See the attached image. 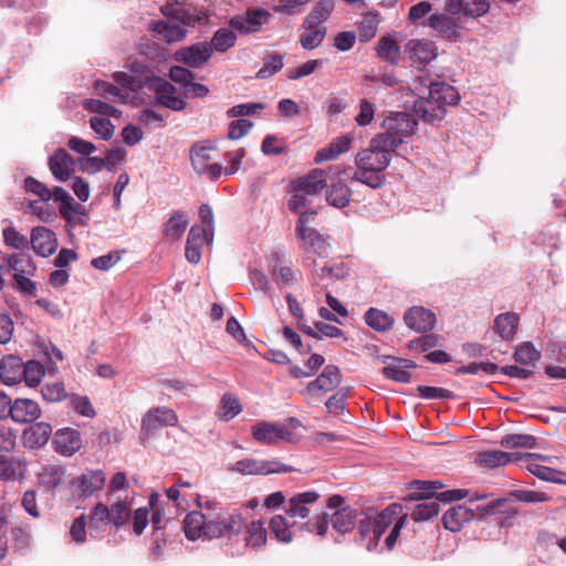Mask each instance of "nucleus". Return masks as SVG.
Wrapping results in <instances>:
<instances>
[{
	"label": "nucleus",
	"mask_w": 566,
	"mask_h": 566,
	"mask_svg": "<svg viewBox=\"0 0 566 566\" xmlns=\"http://www.w3.org/2000/svg\"><path fill=\"white\" fill-rule=\"evenodd\" d=\"M326 506L334 512L313 516L304 524V528L324 537L329 525L339 535L350 533L357 525L360 538L369 552L378 547L380 536L394 522L397 511L396 505H390L380 513L370 515L347 505L345 497L339 494L328 497Z\"/></svg>",
	"instance_id": "f257e3e1"
},
{
	"label": "nucleus",
	"mask_w": 566,
	"mask_h": 566,
	"mask_svg": "<svg viewBox=\"0 0 566 566\" xmlns=\"http://www.w3.org/2000/svg\"><path fill=\"white\" fill-rule=\"evenodd\" d=\"M245 520L240 512H212L202 513L192 511L182 522L185 535L190 541L214 539L220 537L231 538L241 533Z\"/></svg>",
	"instance_id": "f03ea898"
},
{
	"label": "nucleus",
	"mask_w": 566,
	"mask_h": 566,
	"mask_svg": "<svg viewBox=\"0 0 566 566\" xmlns=\"http://www.w3.org/2000/svg\"><path fill=\"white\" fill-rule=\"evenodd\" d=\"M109 504L98 502L94 505L88 515L82 514L73 521V541L84 543L86 541L85 527L98 531L105 526H113L116 530L124 527L132 517L134 496H118Z\"/></svg>",
	"instance_id": "7ed1b4c3"
},
{
	"label": "nucleus",
	"mask_w": 566,
	"mask_h": 566,
	"mask_svg": "<svg viewBox=\"0 0 566 566\" xmlns=\"http://www.w3.org/2000/svg\"><path fill=\"white\" fill-rule=\"evenodd\" d=\"M381 136H374L368 146L355 156L357 169L350 176L354 181L361 182L373 189L384 186L386 177L382 171L390 165L395 144L386 142Z\"/></svg>",
	"instance_id": "20e7f679"
},
{
	"label": "nucleus",
	"mask_w": 566,
	"mask_h": 566,
	"mask_svg": "<svg viewBox=\"0 0 566 566\" xmlns=\"http://www.w3.org/2000/svg\"><path fill=\"white\" fill-rule=\"evenodd\" d=\"M460 102L458 91L444 82H430L428 97H421L413 104L416 115L423 122L434 124L446 116L447 105Z\"/></svg>",
	"instance_id": "39448f33"
},
{
	"label": "nucleus",
	"mask_w": 566,
	"mask_h": 566,
	"mask_svg": "<svg viewBox=\"0 0 566 566\" xmlns=\"http://www.w3.org/2000/svg\"><path fill=\"white\" fill-rule=\"evenodd\" d=\"M417 124V119L412 114L406 112L391 113L382 122L385 132L376 136L387 139V143L392 142L396 149L406 137L415 133Z\"/></svg>",
	"instance_id": "423d86ee"
},
{
	"label": "nucleus",
	"mask_w": 566,
	"mask_h": 566,
	"mask_svg": "<svg viewBox=\"0 0 566 566\" xmlns=\"http://www.w3.org/2000/svg\"><path fill=\"white\" fill-rule=\"evenodd\" d=\"M230 470L243 475H268L296 471L293 467L284 464L279 460H258L252 458H245L237 461Z\"/></svg>",
	"instance_id": "0eeeda50"
},
{
	"label": "nucleus",
	"mask_w": 566,
	"mask_h": 566,
	"mask_svg": "<svg viewBox=\"0 0 566 566\" xmlns=\"http://www.w3.org/2000/svg\"><path fill=\"white\" fill-rule=\"evenodd\" d=\"M146 85L155 94L156 103L175 112L184 111L187 103L177 96L176 87L168 81L153 76L147 78Z\"/></svg>",
	"instance_id": "6e6552de"
},
{
	"label": "nucleus",
	"mask_w": 566,
	"mask_h": 566,
	"mask_svg": "<svg viewBox=\"0 0 566 566\" xmlns=\"http://www.w3.org/2000/svg\"><path fill=\"white\" fill-rule=\"evenodd\" d=\"M272 14L262 8L248 9L242 14H235L229 20V27L241 34H252L268 24Z\"/></svg>",
	"instance_id": "1a4fd4ad"
},
{
	"label": "nucleus",
	"mask_w": 566,
	"mask_h": 566,
	"mask_svg": "<svg viewBox=\"0 0 566 566\" xmlns=\"http://www.w3.org/2000/svg\"><path fill=\"white\" fill-rule=\"evenodd\" d=\"M178 423L177 413L169 407L150 408L142 418L140 434L149 437L163 427H174Z\"/></svg>",
	"instance_id": "9d476101"
},
{
	"label": "nucleus",
	"mask_w": 566,
	"mask_h": 566,
	"mask_svg": "<svg viewBox=\"0 0 566 566\" xmlns=\"http://www.w3.org/2000/svg\"><path fill=\"white\" fill-rule=\"evenodd\" d=\"M251 433L256 442L268 446L293 440V433L289 429L269 421H260L252 426Z\"/></svg>",
	"instance_id": "9b49d317"
},
{
	"label": "nucleus",
	"mask_w": 566,
	"mask_h": 566,
	"mask_svg": "<svg viewBox=\"0 0 566 566\" xmlns=\"http://www.w3.org/2000/svg\"><path fill=\"white\" fill-rule=\"evenodd\" d=\"M212 56V48L208 42H197L176 51L175 60L188 67L200 69Z\"/></svg>",
	"instance_id": "f8f14e48"
},
{
	"label": "nucleus",
	"mask_w": 566,
	"mask_h": 566,
	"mask_svg": "<svg viewBox=\"0 0 566 566\" xmlns=\"http://www.w3.org/2000/svg\"><path fill=\"white\" fill-rule=\"evenodd\" d=\"M405 54L411 60L412 65L424 66L433 61L437 55L436 44L426 39H411L403 46Z\"/></svg>",
	"instance_id": "ddd939ff"
},
{
	"label": "nucleus",
	"mask_w": 566,
	"mask_h": 566,
	"mask_svg": "<svg viewBox=\"0 0 566 566\" xmlns=\"http://www.w3.org/2000/svg\"><path fill=\"white\" fill-rule=\"evenodd\" d=\"M327 186L326 170L315 168L308 174L297 177L290 182L291 191H303L316 196Z\"/></svg>",
	"instance_id": "4468645a"
},
{
	"label": "nucleus",
	"mask_w": 566,
	"mask_h": 566,
	"mask_svg": "<svg viewBox=\"0 0 566 566\" xmlns=\"http://www.w3.org/2000/svg\"><path fill=\"white\" fill-rule=\"evenodd\" d=\"M342 381L340 370L335 365H327L322 374L307 384L306 392L314 397L326 394L336 388Z\"/></svg>",
	"instance_id": "2eb2a0df"
},
{
	"label": "nucleus",
	"mask_w": 566,
	"mask_h": 566,
	"mask_svg": "<svg viewBox=\"0 0 566 566\" xmlns=\"http://www.w3.org/2000/svg\"><path fill=\"white\" fill-rule=\"evenodd\" d=\"M403 322L408 328L422 333L433 328L436 315L422 306H412L406 311Z\"/></svg>",
	"instance_id": "dca6fc26"
},
{
	"label": "nucleus",
	"mask_w": 566,
	"mask_h": 566,
	"mask_svg": "<svg viewBox=\"0 0 566 566\" xmlns=\"http://www.w3.org/2000/svg\"><path fill=\"white\" fill-rule=\"evenodd\" d=\"M29 243L32 244L34 252L46 258L57 249V241L54 232L45 227H34L31 231Z\"/></svg>",
	"instance_id": "f3484780"
},
{
	"label": "nucleus",
	"mask_w": 566,
	"mask_h": 566,
	"mask_svg": "<svg viewBox=\"0 0 566 566\" xmlns=\"http://www.w3.org/2000/svg\"><path fill=\"white\" fill-rule=\"evenodd\" d=\"M490 8L488 0H447L446 9L450 14L481 17Z\"/></svg>",
	"instance_id": "a211bd4d"
},
{
	"label": "nucleus",
	"mask_w": 566,
	"mask_h": 566,
	"mask_svg": "<svg viewBox=\"0 0 566 566\" xmlns=\"http://www.w3.org/2000/svg\"><path fill=\"white\" fill-rule=\"evenodd\" d=\"M41 416L39 403L28 398L13 400L11 419L17 423H32Z\"/></svg>",
	"instance_id": "6ab92c4d"
},
{
	"label": "nucleus",
	"mask_w": 566,
	"mask_h": 566,
	"mask_svg": "<svg viewBox=\"0 0 566 566\" xmlns=\"http://www.w3.org/2000/svg\"><path fill=\"white\" fill-rule=\"evenodd\" d=\"M106 476L102 470H87L82 473L78 479V497L87 499L92 496L95 492H98L104 488Z\"/></svg>",
	"instance_id": "aec40b11"
},
{
	"label": "nucleus",
	"mask_w": 566,
	"mask_h": 566,
	"mask_svg": "<svg viewBox=\"0 0 566 566\" xmlns=\"http://www.w3.org/2000/svg\"><path fill=\"white\" fill-rule=\"evenodd\" d=\"M52 434V427L50 423L41 421L27 428L22 433V441L25 448L40 449L44 447L50 436Z\"/></svg>",
	"instance_id": "412c9836"
},
{
	"label": "nucleus",
	"mask_w": 566,
	"mask_h": 566,
	"mask_svg": "<svg viewBox=\"0 0 566 566\" xmlns=\"http://www.w3.org/2000/svg\"><path fill=\"white\" fill-rule=\"evenodd\" d=\"M23 361L14 355H7L0 359V379L3 384L12 386L22 381Z\"/></svg>",
	"instance_id": "4be33fe9"
},
{
	"label": "nucleus",
	"mask_w": 566,
	"mask_h": 566,
	"mask_svg": "<svg viewBox=\"0 0 566 566\" xmlns=\"http://www.w3.org/2000/svg\"><path fill=\"white\" fill-rule=\"evenodd\" d=\"M318 497L319 494L315 491L298 493L289 500L285 512L291 517L305 518L310 514L307 504L316 502Z\"/></svg>",
	"instance_id": "5701e85b"
},
{
	"label": "nucleus",
	"mask_w": 566,
	"mask_h": 566,
	"mask_svg": "<svg viewBox=\"0 0 566 566\" xmlns=\"http://www.w3.org/2000/svg\"><path fill=\"white\" fill-rule=\"evenodd\" d=\"M416 366L415 361L410 359L395 357L384 367L382 374L388 379L398 382H409L411 375L408 369H413Z\"/></svg>",
	"instance_id": "b1692460"
},
{
	"label": "nucleus",
	"mask_w": 566,
	"mask_h": 566,
	"mask_svg": "<svg viewBox=\"0 0 566 566\" xmlns=\"http://www.w3.org/2000/svg\"><path fill=\"white\" fill-rule=\"evenodd\" d=\"M352 137L342 135L334 138L327 147L321 148L316 151L315 163L322 164L324 161L336 159L339 155L346 153L350 148Z\"/></svg>",
	"instance_id": "393cba45"
},
{
	"label": "nucleus",
	"mask_w": 566,
	"mask_h": 566,
	"mask_svg": "<svg viewBox=\"0 0 566 566\" xmlns=\"http://www.w3.org/2000/svg\"><path fill=\"white\" fill-rule=\"evenodd\" d=\"M474 516V512L465 505H455L443 514L442 521L447 530L458 532L464 523L472 521Z\"/></svg>",
	"instance_id": "a878e982"
},
{
	"label": "nucleus",
	"mask_w": 566,
	"mask_h": 566,
	"mask_svg": "<svg viewBox=\"0 0 566 566\" xmlns=\"http://www.w3.org/2000/svg\"><path fill=\"white\" fill-rule=\"evenodd\" d=\"M428 25L447 39L457 40L459 38V24L447 14H431L428 18Z\"/></svg>",
	"instance_id": "bb28decb"
},
{
	"label": "nucleus",
	"mask_w": 566,
	"mask_h": 566,
	"mask_svg": "<svg viewBox=\"0 0 566 566\" xmlns=\"http://www.w3.org/2000/svg\"><path fill=\"white\" fill-rule=\"evenodd\" d=\"M49 167L56 180L67 181L71 176V156L65 149L59 148L49 158Z\"/></svg>",
	"instance_id": "cd10ccee"
},
{
	"label": "nucleus",
	"mask_w": 566,
	"mask_h": 566,
	"mask_svg": "<svg viewBox=\"0 0 566 566\" xmlns=\"http://www.w3.org/2000/svg\"><path fill=\"white\" fill-rule=\"evenodd\" d=\"M518 322L516 313H502L495 317L493 329L503 340H511L516 334Z\"/></svg>",
	"instance_id": "c85d7f7f"
},
{
	"label": "nucleus",
	"mask_w": 566,
	"mask_h": 566,
	"mask_svg": "<svg viewBox=\"0 0 566 566\" xmlns=\"http://www.w3.org/2000/svg\"><path fill=\"white\" fill-rule=\"evenodd\" d=\"M153 31L160 34L167 43L181 41L187 35V30L179 23L159 20L153 23Z\"/></svg>",
	"instance_id": "c756f323"
},
{
	"label": "nucleus",
	"mask_w": 566,
	"mask_h": 566,
	"mask_svg": "<svg viewBox=\"0 0 566 566\" xmlns=\"http://www.w3.org/2000/svg\"><path fill=\"white\" fill-rule=\"evenodd\" d=\"M235 42H237L235 30H233L229 27V28L218 29L213 33L210 42H208V43H209V45H211L212 52L216 51L218 53H226L231 48H233L235 45Z\"/></svg>",
	"instance_id": "7c9ffc66"
},
{
	"label": "nucleus",
	"mask_w": 566,
	"mask_h": 566,
	"mask_svg": "<svg viewBox=\"0 0 566 566\" xmlns=\"http://www.w3.org/2000/svg\"><path fill=\"white\" fill-rule=\"evenodd\" d=\"M518 458L514 453L504 452L500 450L484 451L478 454L476 462L485 468L493 469L505 465Z\"/></svg>",
	"instance_id": "2f4dec72"
},
{
	"label": "nucleus",
	"mask_w": 566,
	"mask_h": 566,
	"mask_svg": "<svg viewBox=\"0 0 566 566\" xmlns=\"http://www.w3.org/2000/svg\"><path fill=\"white\" fill-rule=\"evenodd\" d=\"M188 223V218L184 211H175L165 224V237L170 241L179 240L187 229Z\"/></svg>",
	"instance_id": "473e14b6"
},
{
	"label": "nucleus",
	"mask_w": 566,
	"mask_h": 566,
	"mask_svg": "<svg viewBox=\"0 0 566 566\" xmlns=\"http://www.w3.org/2000/svg\"><path fill=\"white\" fill-rule=\"evenodd\" d=\"M352 190L343 182L337 181L331 185L326 193V201L338 209L345 208L350 202Z\"/></svg>",
	"instance_id": "72a5a7b5"
},
{
	"label": "nucleus",
	"mask_w": 566,
	"mask_h": 566,
	"mask_svg": "<svg viewBox=\"0 0 566 566\" xmlns=\"http://www.w3.org/2000/svg\"><path fill=\"white\" fill-rule=\"evenodd\" d=\"M365 323L374 331L387 332L394 326L395 319L388 313L370 307L365 313Z\"/></svg>",
	"instance_id": "f704fd0d"
},
{
	"label": "nucleus",
	"mask_w": 566,
	"mask_h": 566,
	"mask_svg": "<svg viewBox=\"0 0 566 566\" xmlns=\"http://www.w3.org/2000/svg\"><path fill=\"white\" fill-rule=\"evenodd\" d=\"M334 6V0H321L305 17L303 27L312 28L316 24L323 25L333 12Z\"/></svg>",
	"instance_id": "c9c22d12"
},
{
	"label": "nucleus",
	"mask_w": 566,
	"mask_h": 566,
	"mask_svg": "<svg viewBox=\"0 0 566 566\" xmlns=\"http://www.w3.org/2000/svg\"><path fill=\"white\" fill-rule=\"evenodd\" d=\"M247 527L245 545L251 548H260L266 544L268 531L262 521H252Z\"/></svg>",
	"instance_id": "e433bc0d"
},
{
	"label": "nucleus",
	"mask_w": 566,
	"mask_h": 566,
	"mask_svg": "<svg viewBox=\"0 0 566 566\" xmlns=\"http://www.w3.org/2000/svg\"><path fill=\"white\" fill-rule=\"evenodd\" d=\"M376 51H377V55L381 60H384L392 65L398 64L399 55H400V48L396 43V41L394 40V38L391 35L381 36L378 40Z\"/></svg>",
	"instance_id": "4c0bfd02"
},
{
	"label": "nucleus",
	"mask_w": 566,
	"mask_h": 566,
	"mask_svg": "<svg viewBox=\"0 0 566 566\" xmlns=\"http://www.w3.org/2000/svg\"><path fill=\"white\" fill-rule=\"evenodd\" d=\"M94 88L101 97H104L111 102H118L122 104H126L128 99V93L125 90H120L117 85L105 82V81H96Z\"/></svg>",
	"instance_id": "58836bf2"
},
{
	"label": "nucleus",
	"mask_w": 566,
	"mask_h": 566,
	"mask_svg": "<svg viewBox=\"0 0 566 566\" xmlns=\"http://www.w3.org/2000/svg\"><path fill=\"white\" fill-rule=\"evenodd\" d=\"M513 358L516 363L533 369L541 358V353L535 348L533 343L524 342L516 346Z\"/></svg>",
	"instance_id": "ea45409f"
},
{
	"label": "nucleus",
	"mask_w": 566,
	"mask_h": 566,
	"mask_svg": "<svg viewBox=\"0 0 566 566\" xmlns=\"http://www.w3.org/2000/svg\"><path fill=\"white\" fill-rule=\"evenodd\" d=\"M300 240H302V249L305 252L314 253L317 255H323L326 253L327 243L322 234H319L315 229L306 231L304 235H296Z\"/></svg>",
	"instance_id": "a19ab883"
},
{
	"label": "nucleus",
	"mask_w": 566,
	"mask_h": 566,
	"mask_svg": "<svg viewBox=\"0 0 566 566\" xmlns=\"http://www.w3.org/2000/svg\"><path fill=\"white\" fill-rule=\"evenodd\" d=\"M527 470L543 481L566 485V473L563 471L537 463H530Z\"/></svg>",
	"instance_id": "79ce46f5"
},
{
	"label": "nucleus",
	"mask_w": 566,
	"mask_h": 566,
	"mask_svg": "<svg viewBox=\"0 0 566 566\" xmlns=\"http://www.w3.org/2000/svg\"><path fill=\"white\" fill-rule=\"evenodd\" d=\"M284 66V55L280 53H266L264 56V65L256 72L255 77L259 80H268L280 72Z\"/></svg>",
	"instance_id": "37998d69"
},
{
	"label": "nucleus",
	"mask_w": 566,
	"mask_h": 566,
	"mask_svg": "<svg viewBox=\"0 0 566 566\" xmlns=\"http://www.w3.org/2000/svg\"><path fill=\"white\" fill-rule=\"evenodd\" d=\"M213 149L212 146H203L195 144L190 148V160L191 165L197 174H203L205 169L210 165L209 161L212 159L210 151Z\"/></svg>",
	"instance_id": "c03bdc74"
},
{
	"label": "nucleus",
	"mask_w": 566,
	"mask_h": 566,
	"mask_svg": "<svg viewBox=\"0 0 566 566\" xmlns=\"http://www.w3.org/2000/svg\"><path fill=\"white\" fill-rule=\"evenodd\" d=\"M51 193V199L60 203V211L65 220V232L71 235V197L64 188L59 186L54 187Z\"/></svg>",
	"instance_id": "a18cd8bd"
},
{
	"label": "nucleus",
	"mask_w": 566,
	"mask_h": 566,
	"mask_svg": "<svg viewBox=\"0 0 566 566\" xmlns=\"http://www.w3.org/2000/svg\"><path fill=\"white\" fill-rule=\"evenodd\" d=\"M305 32L300 38V43L305 50H314L324 40L327 29L324 25L316 24L315 27H303Z\"/></svg>",
	"instance_id": "49530a36"
},
{
	"label": "nucleus",
	"mask_w": 566,
	"mask_h": 566,
	"mask_svg": "<svg viewBox=\"0 0 566 566\" xmlns=\"http://www.w3.org/2000/svg\"><path fill=\"white\" fill-rule=\"evenodd\" d=\"M269 528L279 542L287 544L293 541V532L285 516L274 515L270 520Z\"/></svg>",
	"instance_id": "de8ad7c7"
},
{
	"label": "nucleus",
	"mask_w": 566,
	"mask_h": 566,
	"mask_svg": "<svg viewBox=\"0 0 566 566\" xmlns=\"http://www.w3.org/2000/svg\"><path fill=\"white\" fill-rule=\"evenodd\" d=\"M379 18L378 13L368 12L364 14L358 23V38L360 42H368L378 31Z\"/></svg>",
	"instance_id": "09e8293b"
},
{
	"label": "nucleus",
	"mask_w": 566,
	"mask_h": 566,
	"mask_svg": "<svg viewBox=\"0 0 566 566\" xmlns=\"http://www.w3.org/2000/svg\"><path fill=\"white\" fill-rule=\"evenodd\" d=\"M22 470L21 460L0 455V480L14 481L22 474Z\"/></svg>",
	"instance_id": "8fccbe9b"
},
{
	"label": "nucleus",
	"mask_w": 566,
	"mask_h": 566,
	"mask_svg": "<svg viewBox=\"0 0 566 566\" xmlns=\"http://www.w3.org/2000/svg\"><path fill=\"white\" fill-rule=\"evenodd\" d=\"M66 475V468L63 465H50L40 474V482L49 489L61 485Z\"/></svg>",
	"instance_id": "3c124183"
},
{
	"label": "nucleus",
	"mask_w": 566,
	"mask_h": 566,
	"mask_svg": "<svg viewBox=\"0 0 566 566\" xmlns=\"http://www.w3.org/2000/svg\"><path fill=\"white\" fill-rule=\"evenodd\" d=\"M501 447L506 449L527 448L536 446V438L526 433H512L504 436L500 441Z\"/></svg>",
	"instance_id": "603ef678"
},
{
	"label": "nucleus",
	"mask_w": 566,
	"mask_h": 566,
	"mask_svg": "<svg viewBox=\"0 0 566 566\" xmlns=\"http://www.w3.org/2000/svg\"><path fill=\"white\" fill-rule=\"evenodd\" d=\"M220 418L229 421L242 411L240 400L233 395L226 392L220 400Z\"/></svg>",
	"instance_id": "864d4df0"
},
{
	"label": "nucleus",
	"mask_w": 566,
	"mask_h": 566,
	"mask_svg": "<svg viewBox=\"0 0 566 566\" xmlns=\"http://www.w3.org/2000/svg\"><path fill=\"white\" fill-rule=\"evenodd\" d=\"M44 376V367L36 360H28L23 363L22 367V380L29 387H35L40 384Z\"/></svg>",
	"instance_id": "5fc2aeb1"
},
{
	"label": "nucleus",
	"mask_w": 566,
	"mask_h": 566,
	"mask_svg": "<svg viewBox=\"0 0 566 566\" xmlns=\"http://www.w3.org/2000/svg\"><path fill=\"white\" fill-rule=\"evenodd\" d=\"M53 450L64 457H71V429L65 427L56 430L52 437Z\"/></svg>",
	"instance_id": "6e6d98bb"
},
{
	"label": "nucleus",
	"mask_w": 566,
	"mask_h": 566,
	"mask_svg": "<svg viewBox=\"0 0 566 566\" xmlns=\"http://www.w3.org/2000/svg\"><path fill=\"white\" fill-rule=\"evenodd\" d=\"M510 496L515 499L518 502L526 504H537L543 502L552 501V496L546 492L542 491H533V490H513L510 492Z\"/></svg>",
	"instance_id": "4d7b16f0"
},
{
	"label": "nucleus",
	"mask_w": 566,
	"mask_h": 566,
	"mask_svg": "<svg viewBox=\"0 0 566 566\" xmlns=\"http://www.w3.org/2000/svg\"><path fill=\"white\" fill-rule=\"evenodd\" d=\"M439 501L437 499L434 500H428L423 503H420L415 506L412 511V518L416 522H423L429 521L432 517L437 516L440 511Z\"/></svg>",
	"instance_id": "13d9d810"
},
{
	"label": "nucleus",
	"mask_w": 566,
	"mask_h": 566,
	"mask_svg": "<svg viewBox=\"0 0 566 566\" xmlns=\"http://www.w3.org/2000/svg\"><path fill=\"white\" fill-rule=\"evenodd\" d=\"M8 265L14 273H28V275H33L36 269L32 258L25 253L10 255L8 258Z\"/></svg>",
	"instance_id": "bf43d9fd"
},
{
	"label": "nucleus",
	"mask_w": 566,
	"mask_h": 566,
	"mask_svg": "<svg viewBox=\"0 0 566 566\" xmlns=\"http://www.w3.org/2000/svg\"><path fill=\"white\" fill-rule=\"evenodd\" d=\"M83 106L87 112L101 115L99 117L112 116L119 118L122 116V112L119 109L99 99H85Z\"/></svg>",
	"instance_id": "052dcab7"
},
{
	"label": "nucleus",
	"mask_w": 566,
	"mask_h": 566,
	"mask_svg": "<svg viewBox=\"0 0 566 566\" xmlns=\"http://www.w3.org/2000/svg\"><path fill=\"white\" fill-rule=\"evenodd\" d=\"M113 78L120 90H125L128 93V99L130 98L132 93L138 92L144 86L139 77L125 72L114 73Z\"/></svg>",
	"instance_id": "680f3d73"
},
{
	"label": "nucleus",
	"mask_w": 566,
	"mask_h": 566,
	"mask_svg": "<svg viewBox=\"0 0 566 566\" xmlns=\"http://www.w3.org/2000/svg\"><path fill=\"white\" fill-rule=\"evenodd\" d=\"M345 275L346 270L342 264L334 266L325 265L313 272L312 280L314 284L321 285L325 279L340 280L345 277Z\"/></svg>",
	"instance_id": "e2e57ef3"
},
{
	"label": "nucleus",
	"mask_w": 566,
	"mask_h": 566,
	"mask_svg": "<svg viewBox=\"0 0 566 566\" xmlns=\"http://www.w3.org/2000/svg\"><path fill=\"white\" fill-rule=\"evenodd\" d=\"M90 126L104 140L111 139L114 135L115 126L105 117L93 116Z\"/></svg>",
	"instance_id": "0e129e2a"
},
{
	"label": "nucleus",
	"mask_w": 566,
	"mask_h": 566,
	"mask_svg": "<svg viewBox=\"0 0 566 566\" xmlns=\"http://www.w3.org/2000/svg\"><path fill=\"white\" fill-rule=\"evenodd\" d=\"M499 370V367L494 363L490 361H480V363H470L469 365L461 366L455 370L457 375L462 374H471L478 375L480 373H485L488 375H494Z\"/></svg>",
	"instance_id": "69168bd1"
},
{
	"label": "nucleus",
	"mask_w": 566,
	"mask_h": 566,
	"mask_svg": "<svg viewBox=\"0 0 566 566\" xmlns=\"http://www.w3.org/2000/svg\"><path fill=\"white\" fill-rule=\"evenodd\" d=\"M41 395L49 402H57L66 398L67 394L63 382L54 381L45 384L41 388Z\"/></svg>",
	"instance_id": "338daca9"
},
{
	"label": "nucleus",
	"mask_w": 566,
	"mask_h": 566,
	"mask_svg": "<svg viewBox=\"0 0 566 566\" xmlns=\"http://www.w3.org/2000/svg\"><path fill=\"white\" fill-rule=\"evenodd\" d=\"M4 243L17 250H24L29 247V239L20 234L14 227H8L2 231Z\"/></svg>",
	"instance_id": "774afa93"
}]
</instances>
